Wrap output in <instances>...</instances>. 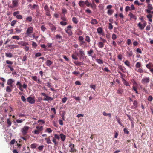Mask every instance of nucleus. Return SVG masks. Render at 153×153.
<instances>
[{
	"label": "nucleus",
	"instance_id": "22",
	"mask_svg": "<svg viewBox=\"0 0 153 153\" xmlns=\"http://www.w3.org/2000/svg\"><path fill=\"white\" fill-rule=\"evenodd\" d=\"M5 56L6 57L11 58L13 56L12 54L10 53H5Z\"/></svg>",
	"mask_w": 153,
	"mask_h": 153
},
{
	"label": "nucleus",
	"instance_id": "15",
	"mask_svg": "<svg viewBox=\"0 0 153 153\" xmlns=\"http://www.w3.org/2000/svg\"><path fill=\"white\" fill-rule=\"evenodd\" d=\"M59 136L60 137L62 141H64L66 138V136L64 135L62 133H61L59 135Z\"/></svg>",
	"mask_w": 153,
	"mask_h": 153
},
{
	"label": "nucleus",
	"instance_id": "3",
	"mask_svg": "<svg viewBox=\"0 0 153 153\" xmlns=\"http://www.w3.org/2000/svg\"><path fill=\"white\" fill-rule=\"evenodd\" d=\"M27 101L31 104H33L35 103V100L34 98L29 96L27 98Z\"/></svg>",
	"mask_w": 153,
	"mask_h": 153
},
{
	"label": "nucleus",
	"instance_id": "4",
	"mask_svg": "<svg viewBox=\"0 0 153 153\" xmlns=\"http://www.w3.org/2000/svg\"><path fill=\"white\" fill-rule=\"evenodd\" d=\"M48 25L50 27V29L51 31L55 32L56 30V28L52 23H49Z\"/></svg>",
	"mask_w": 153,
	"mask_h": 153
},
{
	"label": "nucleus",
	"instance_id": "26",
	"mask_svg": "<svg viewBox=\"0 0 153 153\" xmlns=\"http://www.w3.org/2000/svg\"><path fill=\"white\" fill-rule=\"evenodd\" d=\"M45 140L46 141V142L47 144H51L52 143V142L51 141L50 138H45Z\"/></svg>",
	"mask_w": 153,
	"mask_h": 153
},
{
	"label": "nucleus",
	"instance_id": "59",
	"mask_svg": "<svg viewBox=\"0 0 153 153\" xmlns=\"http://www.w3.org/2000/svg\"><path fill=\"white\" fill-rule=\"evenodd\" d=\"M6 63L9 65H12L13 63V62L12 61H10L9 60H7L6 61Z\"/></svg>",
	"mask_w": 153,
	"mask_h": 153
},
{
	"label": "nucleus",
	"instance_id": "53",
	"mask_svg": "<svg viewBox=\"0 0 153 153\" xmlns=\"http://www.w3.org/2000/svg\"><path fill=\"white\" fill-rule=\"evenodd\" d=\"M32 79H33V80L37 82V79H38V77L37 76H33L32 77Z\"/></svg>",
	"mask_w": 153,
	"mask_h": 153
},
{
	"label": "nucleus",
	"instance_id": "56",
	"mask_svg": "<svg viewBox=\"0 0 153 153\" xmlns=\"http://www.w3.org/2000/svg\"><path fill=\"white\" fill-rule=\"evenodd\" d=\"M60 24L63 26H65L67 25V23L65 22L61 21Z\"/></svg>",
	"mask_w": 153,
	"mask_h": 153
},
{
	"label": "nucleus",
	"instance_id": "33",
	"mask_svg": "<svg viewBox=\"0 0 153 153\" xmlns=\"http://www.w3.org/2000/svg\"><path fill=\"white\" fill-rule=\"evenodd\" d=\"M124 63L127 66H130V63L127 60H126V61L124 62Z\"/></svg>",
	"mask_w": 153,
	"mask_h": 153
},
{
	"label": "nucleus",
	"instance_id": "18",
	"mask_svg": "<svg viewBox=\"0 0 153 153\" xmlns=\"http://www.w3.org/2000/svg\"><path fill=\"white\" fill-rule=\"evenodd\" d=\"M97 45L100 48H102L104 46V44L102 42H100L97 44Z\"/></svg>",
	"mask_w": 153,
	"mask_h": 153
},
{
	"label": "nucleus",
	"instance_id": "38",
	"mask_svg": "<svg viewBox=\"0 0 153 153\" xmlns=\"http://www.w3.org/2000/svg\"><path fill=\"white\" fill-rule=\"evenodd\" d=\"M79 52L81 55L82 57L83 56L85 55L84 52V51H82V49H80L79 50Z\"/></svg>",
	"mask_w": 153,
	"mask_h": 153
},
{
	"label": "nucleus",
	"instance_id": "61",
	"mask_svg": "<svg viewBox=\"0 0 153 153\" xmlns=\"http://www.w3.org/2000/svg\"><path fill=\"white\" fill-rule=\"evenodd\" d=\"M15 30H16V33H19L21 31V30H19L18 28H15Z\"/></svg>",
	"mask_w": 153,
	"mask_h": 153
},
{
	"label": "nucleus",
	"instance_id": "25",
	"mask_svg": "<svg viewBox=\"0 0 153 153\" xmlns=\"http://www.w3.org/2000/svg\"><path fill=\"white\" fill-rule=\"evenodd\" d=\"M40 46L41 48L44 49L45 51H46L47 50V46L44 44H41L40 45Z\"/></svg>",
	"mask_w": 153,
	"mask_h": 153
},
{
	"label": "nucleus",
	"instance_id": "43",
	"mask_svg": "<svg viewBox=\"0 0 153 153\" xmlns=\"http://www.w3.org/2000/svg\"><path fill=\"white\" fill-rule=\"evenodd\" d=\"M44 146L43 145H41L38 147L39 150L40 151H42L43 150Z\"/></svg>",
	"mask_w": 153,
	"mask_h": 153
},
{
	"label": "nucleus",
	"instance_id": "13",
	"mask_svg": "<svg viewBox=\"0 0 153 153\" xmlns=\"http://www.w3.org/2000/svg\"><path fill=\"white\" fill-rule=\"evenodd\" d=\"M90 23L92 25H96L97 24L98 22L96 19H92Z\"/></svg>",
	"mask_w": 153,
	"mask_h": 153
},
{
	"label": "nucleus",
	"instance_id": "50",
	"mask_svg": "<svg viewBox=\"0 0 153 153\" xmlns=\"http://www.w3.org/2000/svg\"><path fill=\"white\" fill-rule=\"evenodd\" d=\"M141 63L140 62H137L136 64V67L137 68H140L141 66Z\"/></svg>",
	"mask_w": 153,
	"mask_h": 153
},
{
	"label": "nucleus",
	"instance_id": "46",
	"mask_svg": "<svg viewBox=\"0 0 153 153\" xmlns=\"http://www.w3.org/2000/svg\"><path fill=\"white\" fill-rule=\"evenodd\" d=\"M32 45L34 48H36L37 47V45L36 43L34 41L32 42Z\"/></svg>",
	"mask_w": 153,
	"mask_h": 153
},
{
	"label": "nucleus",
	"instance_id": "45",
	"mask_svg": "<svg viewBox=\"0 0 153 153\" xmlns=\"http://www.w3.org/2000/svg\"><path fill=\"white\" fill-rule=\"evenodd\" d=\"M12 39H16L17 40H19V36H15L12 37Z\"/></svg>",
	"mask_w": 153,
	"mask_h": 153
},
{
	"label": "nucleus",
	"instance_id": "12",
	"mask_svg": "<svg viewBox=\"0 0 153 153\" xmlns=\"http://www.w3.org/2000/svg\"><path fill=\"white\" fill-rule=\"evenodd\" d=\"M18 0H14L12 1V4L13 6V7H16L18 4Z\"/></svg>",
	"mask_w": 153,
	"mask_h": 153
},
{
	"label": "nucleus",
	"instance_id": "47",
	"mask_svg": "<svg viewBox=\"0 0 153 153\" xmlns=\"http://www.w3.org/2000/svg\"><path fill=\"white\" fill-rule=\"evenodd\" d=\"M73 98L74 99L76 100L79 101L80 100V98L79 97H76V96H74Z\"/></svg>",
	"mask_w": 153,
	"mask_h": 153
},
{
	"label": "nucleus",
	"instance_id": "52",
	"mask_svg": "<svg viewBox=\"0 0 153 153\" xmlns=\"http://www.w3.org/2000/svg\"><path fill=\"white\" fill-rule=\"evenodd\" d=\"M147 7H148V9H150V10H152L153 9L152 5L149 3L148 4Z\"/></svg>",
	"mask_w": 153,
	"mask_h": 153
},
{
	"label": "nucleus",
	"instance_id": "30",
	"mask_svg": "<svg viewBox=\"0 0 153 153\" xmlns=\"http://www.w3.org/2000/svg\"><path fill=\"white\" fill-rule=\"evenodd\" d=\"M93 52V51L92 49H91L89 51H88V53L89 56H92L91 54Z\"/></svg>",
	"mask_w": 153,
	"mask_h": 153
},
{
	"label": "nucleus",
	"instance_id": "7",
	"mask_svg": "<svg viewBox=\"0 0 153 153\" xmlns=\"http://www.w3.org/2000/svg\"><path fill=\"white\" fill-rule=\"evenodd\" d=\"M33 28L32 27H30L28 28L26 32L28 35H30L33 31Z\"/></svg>",
	"mask_w": 153,
	"mask_h": 153
},
{
	"label": "nucleus",
	"instance_id": "23",
	"mask_svg": "<svg viewBox=\"0 0 153 153\" xmlns=\"http://www.w3.org/2000/svg\"><path fill=\"white\" fill-rule=\"evenodd\" d=\"M72 21L75 24H77L78 23V20L76 18L74 17L72 18Z\"/></svg>",
	"mask_w": 153,
	"mask_h": 153
},
{
	"label": "nucleus",
	"instance_id": "62",
	"mask_svg": "<svg viewBox=\"0 0 153 153\" xmlns=\"http://www.w3.org/2000/svg\"><path fill=\"white\" fill-rule=\"evenodd\" d=\"M128 10H131L130 7L129 6H126L125 8V11L127 12Z\"/></svg>",
	"mask_w": 153,
	"mask_h": 153
},
{
	"label": "nucleus",
	"instance_id": "54",
	"mask_svg": "<svg viewBox=\"0 0 153 153\" xmlns=\"http://www.w3.org/2000/svg\"><path fill=\"white\" fill-rule=\"evenodd\" d=\"M44 9L46 11H47L48 10H49V9L47 5H46L44 7Z\"/></svg>",
	"mask_w": 153,
	"mask_h": 153
},
{
	"label": "nucleus",
	"instance_id": "11",
	"mask_svg": "<svg viewBox=\"0 0 153 153\" xmlns=\"http://www.w3.org/2000/svg\"><path fill=\"white\" fill-rule=\"evenodd\" d=\"M97 31L99 34H102L103 33L102 28L101 27H98L97 29Z\"/></svg>",
	"mask_w": 153,
	"mask_h": 153
},
{
	"label": "nucleus",
	"instance_id": "39",
	"mask_svg": "<svg viewBox=\"0 0 153 153\" xmlns=\"http://www.w3.org/2000/svg\"><path fill=\"white\" fill-rule=\"evenodd\" d=\"M41 30L43 32H44L46 29L44 25H42L41 26Z\"/></svg>",
	"mask_w": 153,
	"mask_h": 153
},
{
	"label": "nucleus",
	"instance_id": "32",
	"mask_svg": "<svg viewBox=\"0 0 153 153\" xmlns=\"http://www.w3.org/2000/svg\"><path fill=\"white\" fill-rule=\"evenodd\" d=\"M79 5L82 7L84 5V1H80L79 2Z\"/></svg>",
	"mask_w": 153,
	"mask_h": 153
},
{
	"label": "nucleus",
	"instance_id": "63",
	"mask_svg": "<svg viewBox=\"0 0 153 153\" xmlns=\"http://www.w3.org/2000/svg\"><path fill=\"white\" fill-rule=\"evenodd\" d=\"M62 13H63L65 14L67 13V10L65 8H63L62 10Z\"/></svg>",
	"mask_w": 153,
	"mask_h": 153
},
{
	"label": "nucleus",
	"instance_id": "29",
	"mask_svg": "<svg viewBox=\"0 0 153 153\" xmlns=\"http://www.w3.org/2000/svg\"><path fill=\"white\" fill-rule=\"evenodd\" d=\"M6 91L8 92H10L12 91V90L9 86H7L6 88Z\"/></svg>",
	"mask_w": 153,
	"mask_h": 153
},
{
	"label": "nucleus",
	"instance_id": "27",
	"mask_svg": "<svg viewBox=\"0 0 153 153\" xmlns=\"http://www.w3.org/2000/svg\"><path fill=\"white\" fill-rule=\"evenodd\" d=\"M37 144L36 143H33L30 145V147L32 149H34L36 147Z\"/></svg>",
	"mask_w": 153,
	"mask_h": 153
},
{
	"label": "nucleus",
	"instance_id": "37",
	"mask_svg": "<svg viewBox=\"0 0 153 153\" xmlns=\"http://www.w3.org/2000/svg\"><path fill=\"white\" fill-rule=\"evenodd\" d=\"M56 39H62V36L60 34H57L56 36Z\"/></svg>",
	"mask_w": 153,
	"mask_h": 153
},
{
	"label": "nucleus",
	"instance_id": "40",
	"mask_svg": "<svg viewBox=\"0 0 153 153\" xmlns=\"http://www.w3.org/2000/svg\"><path fill=\"white\" fill-rule=\"evenodd\" d=\"M19 11H16L14 12L13 14V15L14 16H16L17 15H19Z\"/></svg>",
	"mask_w": 153,
	"mask_h": 153
},
{
	"label": "nucleus",
	"instance_id": "19",
	"mask_svg": "<svg viewBox=\"0 0 153 153\" xmlns=\"http://www.w3.org/2000/svg\"><path fill=\"white\" fill-rule=\"evenodd\" d=\"M46 65L47 66H50L52 64V62L49 60H48L46 62Z\"/></svg>",
	"mask_w": 153,
	"mask_h": 153
},
{
	"label": "nucleus",
	"instance_id": "2",
	"mask_svg": "<svg viewBox=\"0 0 153 153\" xmlns=\"http://www.w3.org/2000/svg\"><path fill=\"white\" fill-rule=\"evenodd\" d=\"M29 127L27 126H25L22 129L21 131L23 135H25L27 134Z\"/></svg>",
	"mask_w": 153,
	"mask_h": 153
},
{
	"label": "nucleus",
	"instance_id": "10",
	"mask_svg": "<svg viewBox=\"0 0 153 153\" xmlns=\"http://www.w3.org/2000/svg\"><path fill=\"white\" fill-rule=\"evenodd\" d=\"M128 16H130L131 19H134L135 20L137 19L136 16L131 12L129 13Z\"/></svg>",
	"mask_w": 153,
	"mask_h": 153
},
{
	"label": "nucleus",
	"instance_id": "58",
	"mask_svg": "<svg viewBox=\"0 0 153 153\" xmlns=\"http://www.w3.org/2000/svg\"><path fill=\"white\" fill-rule=\"evenodd\" d=\"M123 131L124 133L125 134H128L129 133V131L126 128H124Z\"/></svg>",
	"mask_w": 153,
	"mask_h": 153
},
{
	"label": "nucleus",
	"instance_id": "21",
	"mask_svg": "<svg viewBox=\"0 0 153 153\" xmlns=\"http://www.w3.org/2000/svg\"><path fill=\"white\" fill-rule=\"evenodd\" d=\"M138 26L141 30H143L144 28L143 24H141L140 22H139L138 24Z\"/></svg>",
	"mask_w": 153,
	"mask_h": 153
},
{
	"label": "nucleus",
	"instance_id": "5",
	"mask_svg": "<svg viewBox=\"0 0 153 153\" xmlns=\"http://www.w3.org/2000/svg\"><path fill=\"white\" fill-rule=\"evenodd\" d=\"M150 81V79L149 77H145L142 79L141 82L143 84L148 83Z\"/></svg>",
	"mask_w": 153,
	"mask_h": 153
},
{
	"label": "nucleus",
	"instance_id": "24",
	"mask_svg": "<svg viewBox=\"0 0 153 153\" xmlns=\"http://www.w3.org/2000/svg\"><path fill=\"white\" fill-rule=\"evenodd\" d=\"M113 13V10L112 9H109L107 13L109 15H111Z\"/></svg>",
	"mask_w": 153,
	"mask_h": 153
},
{
	"label": "nucleus",
	"instance_id": "16",
	"mask_svg": "<svg viewBox=\"0 0 153 153\" xmlns=\"http://www.w3.org/2000/svg\"><path fill=\"white\" fill-rule=\"evenodd\" d=\"M7 127L8 128L11 125L12 122L10 120L9 118H8L7 119Z\"/></svg>",
	"mask_w": 153,
	"mask_h": 153
},
{
	"label": "nucleus",
	"instance_id": "9",
	"mask_svg": "<svg viewBox=\"0 0 153 153\" xmlns=\"http://www.w3.org/2000/svg\"><path fill=\"white\" fill-rule=\"evenodd\" d=\"M14 82V80L11 79H10L8 80L7 83L8 85H10L11 87H12L13 86L12 84Z\"/></svg>",
	"mask_w": 153,
	"mask_h": 153
},
{
	"label": "nucleus",
	"instance_id": "1",
	"mask_svg": "<svg viewBox=\"0 0 153 153\" xmlns=\"http://www.w3.org/2000/svg\"><path fill=\"white\" fill-rule=\"evenodd\" d=\"M41 95L45 96V97L43 99V100L47 101L48 102H51L53 100V98L48 96V94L44 93H42Z\"/></svg>",
	"mask_w": 153,
	"mask_h": 153
},
{
	"label": "nucleus",
	"instance_id": "28",
	"mask_svg": "<svg viewBox=\"0 0 153 153\" xmlns=\"http://www.w3.org/2000/svg\"><path fill=\"white\" fill-rule=\"evenodd\" d=\"M26 20L30 22L32 20V18L31 16H28L26 18Z\"/></svg>",
	"mask_w": 153,
	"mask_h": 153
},
{
	"label": "nucleus",
	"instance_id": "48",
	"mask_svg": "<svg viewBox=\"0 0 153 153\" xmlns=\"http://www.w3.org/2000/svg\"><path fill=\"white\" fill-rule=\"evenodd\" d=\"M16 17L17 19H22V16L21 15L19 14L17 15L16 16Z\"/></svg>",
	"mask_w": 153,
	"mask_h": 153
},
{
	"label": "nucleus",
	"instance_id": "42",
	"mask_svg": "<svg viewBox=\"0 0 153 153\" xmlns=\"http://www.w3.org/2000/svg\"><path fill=\"white\" fill-rule=\"evenodd\" d=\"M112 39L113 40H115L117 39V36L115 34H113L112 35Z\"/></svg>",
	"mask_w": 153,
	"mask_h": 153
},
{
	"label": "nucleus",
	"instance_id": "49",
	"mask_svg": "<svg viewBox=\"0 0 153 153\" xmlns=\"http://www.w3.org/2000/svg\"><path fill=\"white\" fill-rule=\"evenodd\" d=\"M152 100H153V98L152 96L150 95L148 97V100L150 102H151L152 101Z\"/></svg>",
	"mask_w": 153,
	"mask_h": 153
},
{
	"label": "nucleus",
	"instance_id": "44",
	"mask_svg": "<svg viewBox=\"0 0 153 153\" xmlns=\"http://www.w3.org/2000/svg\"><path fill=\"white\" fill-rule=\"evenodd\" d=\"M16 22V20H13L11 22V25L12 26H13L15 24Z\"/></svg>",
	"mask_w": 153,
	"mask_h": 153
},
{
	"label": "nucleus",
	"instance_id": "41",
	"mask_svg": "<svg viewBox=\"0 0 153 153\" xmlns=\"http://www.w3.org/2000/svg\"><path fill=\"white\" fill-rule=\"evenodd\" d=\"M21 99L24 102H26V100L25 98V97L23 96L22 95L21 96Z\"/></svg>",
	"mask_w": 153,
	"mask_h": 153
},
{
	"label": "nucleus",
	"instance_id": "8",
	"mask_svg": "<svg viewBox=\"0 0 153 153\" xmlns=\"http://www.w3.org/2000/svg\"><path fill=\"white\" fill-rule=\"evenodd\" d=\"M17 88L21 91H23V90L22 88V85L21 83V82L19 81H18L16 84Z\"/></svg>",
	"mask_w": 153,
	"mask_h": 153
},
{
	"label": "nucleus",
	"instance_id": "57",
	"mask_svg": "<svg viewBox=\"0 0 153 153\" xmlns=\"http://www.w3.org/2000/svg\"><path fill=\"white\" fill-rule=\"evenodd\" d=\"M72 57L73 59L76 60H77L78 59V58L76 56L73 54L72 55Z\"/></svg>",
	"mask_w": 153,
	"mask_h": 153
},
{
	"label": "nucleus",
	"instance_id": "36",
	"mask_svg": "<svg viewBox=\"0 0 153 153\" xmlns=\"http://www.w3.org/2000/svg\"><path fill=\"white\" fill-rule=\"evenodd\" d=\"M127 53H128V56L129 57H131L133 54V52H132V51H130L128 52Z\"/></svg>",
	"mask_w": 153,
	"mask_h": 153
},
{
	"label": "nucleus",
	"instance_id": "35",
	"mask_svg": "<svg viewBox=\"0 0 153 153\" xmlns=\"http://www.w3.org/2000/svg\"><path fill=\"white\" fill-rule=\"evenodd\" d=\"M67 100V98L66 97H64L62 98V102L63 103H65Z\"/></svg>",
	"mask_w": 153,
	"mask_h": 153
},
{
	"label": "nucleus",
	"instance_id": "20",
	"mask_svg": "<svg viewBox=\"0 0 153 153\" xmlns=\"http://www.w3.org/2000/svg\"><path fill=\"white\" fill-rule=\"evenodd\" d=\"M96 60L99 64H102L103 63V61L102 60L100 59H96Z\"/></svg>",
	"mask_w": 153,
	"mask_h": 153
},
{
	"label": "nucleus",
	"instance_id": "51",
	"mask_svg": "<svg viewBox=\"0 0 153 153\" xmlns=\"http://www.w3.org/2000/svg\"><path fill=\"white\" fill-rule=\"evenodd\" d=\"M85 40L88 42H89L90 41V39L89 37L88 36H86L85 39Z\"/></svg>",
	"mask_w": 153,
	"mask_h": 153
},
{
	"label": "nucleus",
	"instance_id": "17",
	"mask_svg": "<svg viewBox=\"0 0 153 153\" xmlns=\"http://www.w3.org/2000/svg\"><path fill=\"white\" fill-rule=\"evenodd\" d=\"M84 4H86V6L88 7H89L90 5H91V6L93 7V6L91 3H89L88 1V0H86L85 1H84Z\"/></svg>",
	"mask_w": 153,
	"mask_h": 153
},
{
	"label": "nucleus",
	"instance_id": "6",
	"mask_svg": "<svg viewBox=\"0 0 153 153\" xmlns=\"http://www.w3.org/2000/svg\"><path fill=\"white\" fill-rule=\"evenodd\" d=\"M17 43L20 45L21 46H24L25 45H28L29 44L27 42H26L25 41H21L20 42H17Z\"/></svg>",
	"mask_w": 153,
	"mask_h": 153
},
{
	"label": "nucleus",
	"instance_id": "60",
	"mask_svg": "<svg viewBox=\"0 0 153 153\" xmlns=\"http://www.w3.org/2000/svg\"><path fill=\"white\" fill-rule=\"evenodd\" d=\"M7 67L9 68L11 71H12L14 70V69L13 68L11 65H8L7 66Z\"/></svg>",
	"mask_w": 153,
	"mask_h": 153
},
{
	"label": "nucleus",
	"instance_id": "14",
	"mask_svg": "<svg viewBox=\"0 0 153 153\" xmlns=\"http://www.w3.org/2000/svg\"><path fill=\"white\" fill-rule=\"evenodd\" d=\"M66 32L69 36H71L73 34L72 31L70 29H67L65 30Z\"/></svg>",
	"mask_w": 153,
	"mask_h": 153
},
{
	"label": "nucleus",
	"instance_id": "55",
	"mask_svg": "<svg viewBox=\"0 0 153 153\" xmlns=\"http://www.w3.org/2000/svg\"><path fill=\"white\" fill-rule=\"evenodd\" d=\"M134 3L135 4H137L138 5H140L142 4V3H139L138 1L137 0L135 1H134Z\"/></svg>",
	"mask_w": 153,
	"mask_h": 153
},
{
	"label": "nucleus",
	"instance_id": "64",
	"mask_svg": "<svg viewBox=\"0 0 153 153\" xmlns=\"http://www.w3.org/2000/svg\"><path fill=\"white\" fill-rule=\"evenodd\" d=\"M85 12L86 13H88L89 14H91L92 13L91 11L89 9H87L86 10Z\"/></svg>",
	"mask_w": 153,
	"mask_h": 153
},
{
	"label": "nucleus",
	"instance_id": "34",
	"mask_svg": "<svg viewBox=\"0 0 153 153\" xmlns=\"http://www.w3.org/2000/svg\"><path fill=\"white\" fill-rule=\"evenodd\" d=\"M36 128L38 130L40 131L43 130V127L42 126H41L40 127L39 126H36Z\"/></svg>",
	"mask_w": 153,
	"mask_h": 153
},
{
	"label": "nucleus",
	"instance_id": "31",
	"mask_svg": "<svg viewBox=\"0 0 153 153\" xmlns=\"http://www.w3.org/2000/svg\"><path fill=\"white\" fill-rule=\"evenodd\" d=\"M126 115L128 117V119H129L131 121V123H133V118L132 117H131L129 115L127 114Z\"/></svg>",
	"mask_w": 153,
	"mask_h": 153
}]
</instances>
